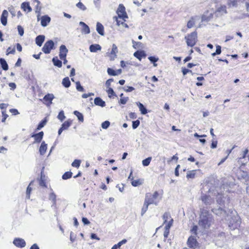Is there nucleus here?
Masks as SVG:
<instances>
[{"label":"nucleus","mask_w":249,"mask_h":249,"mask_svg":"<svg viewBox=\"0 0 249 249\" xmlns=\"http://www.w3.org/2000/svg\"><path fill=\"white\" fill-rule=\"evenodd\" d=\"M213 218L208 211L202 209L199 216L198 226L203 229H208L213 223Z\"/></svg>","instance_id":"obj_1"},{"label":"nucleus","mask_w":249,"mask_h":249,"mask_svg":"<svg viewBox=\"0 0 249 249\" xmlns=\"http://www.w3.org/2000/svg\"><path fill=\"white\" fill-rule=\"evenodd\" d=\"M159 196V194L157 191H155L153 194L146 193L145 194L144 201L147 202L149 205L153 204L157 206L160 200L161 199L160 198L158 200Z\"/></svg>","instance_id":"obj_2"},{"label":"nucleus","mask_w":249,"mask_h":249,"mask_svg":"<svg viewBox=\"0 0 249 249\" xmlns=\"http://www.w3.org/2000/svg\"><path fill=\"white\" fill-rule=\"evenodd\" d=\"M228 5L230 6H239L241 8H245L246 11L249 13V0H232L228 3Z\"/></svg>","instance_id":"obj_3"},{"label":"nucleus","mask_w":249,"mask_h":249,"mask_svg":"<svg viewBox=\"0 0 249 249\" xmlns=\"http://www.w3.org/2000/svg\"><path fill=\"white\" fill-rule=\"evenodd\" d=\"M187 45L188 46L193 47L197 41V33L193 32L185 37Z\"/></svg>","instance_id":"obj_4"},{"label":"nucleus","mask_w":249,"mask_h":249,"mask_svg":"<svg viewBox=\"0 0 249 249\" xmlns=\"http://www.w3.org/2000/svg\"><path fill=\"white\" fill-rule=\"evenodd\" d=\"M241 224L240 219L237 214L233 215L229 223V226L231 230H235L239 227Z\"/></svg>","instance_id":"obj_5"},{"label":"nucleus","mask_w":249,"mask_h":249,"mask_svg":"<svg viewBox=\"0 0 249 249\" xmlns=\"http://www.w3.org/2000/svg\"><path fill=\"white\" fill-rule=\"evenodd\" d=\"M54 47V43L53 40H50L47 41L44 45L42 48V51L46 54L50 53L51 50Z\"/></svg>","instance_id":"obj_6"},{"label":"nucleus","mask_w":249,"mask_h":249,"mask_svg":"<svg viewBox=\"0 0 249 249\" xmlns=\"http://www.w3.org/2000/svg\"><path fill=\"white\" fill-rule=\"evenodd\" d=\"M117 13L118 16V18L120 19H123L125 21V18H128L127 14L125 11V8L122 4H120Z\"/></svg>","instance_id":"obj_7"},{"label":"nucleus","mask_w":249,"mask_h":249,"mask_svg":"<svg viewBox=\"0 0 249 249\" xmlns=\"http://www.w3.org/2000/svg\"><path fill=\"white\" fill-rule=\"evenodd\" d=\"M227 13V8L225 5L217 6L215 14L216 16H221Z\"/></svg>","instance_id":"obj_8"},{"label":"nucleus","mask_w":249,"mask_h":249,"mask_svg":"<svg viewBox=\"0 0 249 249\" xmlns=\"http://www.w3.org/2000/svg\"><path fill=\"white\" fill-rule=\"evenodd\" d=\"M212 212L216 215L221 217L222 218L226 219L228 216L226 211L221 208L213 209H212Z\"/></svg>","instance_id":"obj_9"},{"label":"nucleus","mask_w":249,"mask_h":249,"mask_svg":"<svg viewBox=\"0 0 249 249\" xmlns=\"http://www.w3.org/2000/svg\"><path fill=\"white\" fill-rule=\"evenodd\" d=\"M44 136V132L43 131L39 132L38 133L33 134L31 135L32 138H34L35 141L34 143H39L41 142Z\"/></svg>","instance_id":"obj_10"},{"label":"nucleus","mask_w":249,"mask_h":249,"mask_svg":"<svg viewBox=\"0 0 249 249\" xmlns=\"http://www.w3.org/2000/svg\"><path fill=\"white\" fill-rule=\"evenodd\" d=\"M187 245L190 248H195L197 246L198 243L196 238L191 236L188 239Z\"/></svg>","instance_id":"obj_11"},{"label":"nucleus","mask_w":249,"mask_h":249,"mask_svg":"<svg viewBox=\"0 0 249 249\" xmlns=\"http://www.w3.org/2000/svg\"><path fill=\"white\" fill-rule=\"evenodd\" d=\"M59 57L60 58H65L66 57L68 50L64 45H61L59 48Z\"/></svg>","instance_id":"obj_12"},{"label":"nucleus","mask_w":249,"mask_h":249,"mask_svg":"<svg viewBox=\"0 0 249 249\" xmlns=\"http://www.w3.org/2000/svg\"><path fill=\"white\" fill-rule=\"evenodd\" d=\"M13 244L18 248H23L26 245L24 240L19 238L15 239L13 241Z\"/></svg>","instance_id":"obj_13"},{"label":"nucleus","mask_w":249,"mask_h":249,"mask_svg":"<svg viewBox=\"0 0 249 249\" xmlns=\"http://www.w3.org/2000/svg\"><path fill=\"white\" fill-rule=\"evenodd\" d=\"M54 97L53 94L48 93L44 97L43 100L45 102H46V105L49 106L52 103V101Z\"/></svg>","instance_id":"obj_14"},{"label":"nucleus","mask_w":249,"mask_h":249,"mask_svg":"<svg viewBox=\"0 0 249 249\" xmlns=\"http://www.w3.org/2000/svg\"><path fill=\"white\" fill-rule=\"evenodd\" d=\"M51 21V18L47 15L43 16L41 18V25L46 27Z\"/></svg>","instance_id":"obj_15"},{"label":"nucleus","mask_w":249,"mask_h":249,"mask_svg":"<svg viewBox=\"0 0 249 249\" xmlns=\"http://www.w3.org/2000/svg\"><path fill=\"white\" fill-rule=\"evenodd\" d=\"M79 25L82 26L81 32L82 34H88L90 33V29L89 27L84 22L80 21Z\"/></svg>","instance_id":"obj_16"},{"label":"nucleus","mask_w":249,"mask_h":249,"mask_svg":"<svg viewBox=\"0 0 249 249\" xmlns=\"http://www.w3.org/2000/svg\"><path fill=\"white\" fill-rule=\"evenodd\" d=\"M201 199L206 205H211L213 202V199L206 195H203L201 197Z\"/></svg>","instance_id":"obj_17"},{"label":"nucleus","mask_w":249,"mask_h":249,"mask_svg":"<svg viewBox=\"0 0 249 249\" xmlns=\"http://www.w3.org/2000/svg\"><path fill=\"white\" fill-rule=\"evenodd\" d=\"M95 105L101 107H105L106 106V103L100 97H96L94 101Z\"/></svg>","instance_id":"obj_18"},{"label":"nucleus","mask_w":249,"mask_h":249,"mask_svg":"<svg viewBox=\"0 0 249 249\" xmlns=\"http://www.w3.org/2000/svg\"><path fill=\"white\" fill-rule=\"evenodd\" d=\"M45 36L44 35H39L36 38V43L39 47H41L44 41Z\"/></svg>","instance_id":"obj_19"},{"label":"nucleus","mask_w":249,"mask_h":249,"mask_svg":"<svg viewBox=\"0 0 249 249\" xmlns=\"http://www.w3.org/2000/svg\"><path fill=\"white\" fill-rule=\"evenodd\" d=\"M96 31L99 35L101 36L104 35V27L100 22H97L96 24Z\"/></svg>","instance_id":"obj_20"},{"label":"nucleus","mask_w":249,"mask_h":249,"mask_svg":"<svg viewBox=\"0 0 249 249\" xmlns=\"http://www.w3.org/2000/svg\"><path fill=\"white\" fill-rule=\"evenodd\" d=\"M47 149V144L45 143V142H43L39 148V153L41 155H44L46 153Z\"/></svg>","instance_id":"obj_21"},{"label":"nucleus","mask_w":249,"mask_h":249,"mask_svg":"<svg viewBox=\"0 0 249 249\" xmlns=\"http://www.w3.org/2000/svg\"><path fill=\"white\" fill-rule=\"evenodd\" d=\"M114 19H115V20L117 22V24L118 26L122 25L123 27H124L125 28H128V26L127 24L125 23H124V20L123 19H119V18H118L116 17H114L113 18Z\"/></svg>","instance_id":"obj_22"},{"label":"nucleus","mask_w":249,"mask_h":249,"mask_svg":"<svg viewBox=\"0 0 249 249\" xmlns=\"http://www.w3.org/2000/svg\"><path fill=\"white\" fill-rule=\"evenodd\" d=\"M101 50V47L99 44H92L89 46V50L91 52L95 53Z\"/></svg>","instance_id":"obj_23"},{"label":"nucleus","mask_w":249,"mask_h":249,"mask_svg":"<svg viewBox=\"0 0 249 249\" xmlns=\"http://www.w3.org/2000/svg\"><path fill=\"white\" fill-rule=\"evenodd\" d=\"M136 105L139 107L140 110L142 114H146L147 113L146 108L144 106L139 102H136Z\"/></svg>","instance_id":"obj_24"},{"label":"nucleus","mask_w":249,"mask_h":249,"mask_svg":"<svg viewBox=\"0 0 249 249\" xmlns=\"http://www.w3.org/2000/svg\"><path fill=\"white\" fill-rule=\"evenodd\" d=\"M52 62L54 66H57L58 68H61L62 67V62L58 59L57 56L54 57L53 58Z\"/></svg>","instance_id":"obj_25"},{"label":"nucleus","mask_w":249,"mask_h":249,"mask_svg":"<svg viewBox=\"0 0 249 249\" xmlns=\"http://www.w3.org/2000/svg\"><path fill=\"white\" fill-rule=\"evenodd\" d=\"M134 56L138 58L139 60H141L142 56H145V54L143 51H136L134 53Z\"/></svg>","instance_id":"obj_26"},{"label":"nucleus","mask_w":249,"mask_h":249,"mask_svg":"<svg viewBox=\"0 0 249 249\" xmlns=\"http://www.w3.org/2000/svg\"><path fill=\"white\" fill-rule=\"evenodd\" d=\"M49 199L50 200H52L53 202V205L52 206H55L56 205V195L53 192H51L49 196Z\"/></svg>","instance_id":"obj_27"},{"label":"nucleus","mask_w":249,"mask_h":249,"mask_svg":"<svg viewBox=\"0 0 249 249\" xmlns=\"http://www.w3.org/2000/svg\"><path fill=\"white\" fill-rule=\"evenodd\" d=\"M62 84L63 85V86L64 87H65V88H68L70 87L71 86V82L69 79V78L68 77H66L64 78L62 80Z\"/></svg>","instance_id":"obj_28"},{"label":"nucleus","mask_w":249,"mask_h":249,"mask_svg":"<svg viewBox=\"0 0 249 249\" xmlns=\"http://www.w3.org/2000/svg\"><path fill=\"white\" fill-rule=\"evenodd\" d=\"M0 65L1 66V68H2V69L3 70H4V71L8 70V65L4 59L0 58Z\"/></svg>","instance_id":"obj_29"},{"label":"nucleus","mask_w":249,"mask_h":249,"mask_svg":"<svg viewBox=\"0 0 249 249\" xmlns=\"http://www.w3.org/2000/svg\"><path fill=\"white\" fill-rule=\"evenodd\" d=\"M21 7L24 11H26V9H28V12H30L32 11V8L28 2H23L21 4Z\"/></svg>","instance_id":"obj_30"},{"label":"nucleus","mask_w":249,"mask_h":249,"mask_svg":"<svg viewBox=\"0 0 249 249\" xmlns=\"http://www.w3.org/2000/svg\"><path fill=\"white\" fill-rule=\"evenodd\" d=\"M47 122V121L46 118H45L44 120L41 121L38 124L37 127L36 129V130L37 131V130L41 129L42 128H43L46 124Z\"/></svg>","instance_id":"obj_31"},{"label":"nucleus","mask_w":249,"mask_h":249,"mask_svg":"<svg viewBox=\"0 0 249 249\" xmlns=\"http://www.w3.org/2000/svg\"><path fill=\"white\" fill-rule=\"evenodd\" d=\"M223 199H225V198L222 195L219 194L217 196V202L221 205L224 204V200Z\"/></svg>","instance_id":"obj_32"},{"label":"nucleus","mask_w":249,"mask_h":249,"mask_svg":"<svg viewBox=\"0 0 249 249\" xmlns=\"http://www.w3.org/2000/svg\"><path fill=\"white\" fill-rule=\"evenodd\" d=\"M149 205V204L147 202H145V201H144L142 209V211H141V215L142 216L143 215V214L147 211Z\"/></svg>","instance_id":"obj_33"},{"label":"nucleus","mask_w":249,"mask_h":249,"mask_svg":"<svg viewBox=\"0 0 249 249\" xmlns=\"http://www.w3.org/2000/svg\"><path fill=\"white\" fill-rule=\"evenodd\" d=\"M127 240L126 239H123L118 244L114 245L112 247L111 249H117V248H120L122 245L125 244Z\"/></svg>","instance_id":"obj_34"},{"label":"nucleus","mask_w":249,"mask_h":249,"mask_svg":"<svg viewBox=\"0 0 249 249\" xmlns=\"http://www.w3.org/2000/svg\"><path fill=\"white\" fill-rule=\"evenodd\" d=\"M74 114L76 116V117L78 118V119L79 121L81 122H83L84 121V117L82 113L79 112L78 111H74L73 112Z\"/></svg>","instance_id":"obj_35"},{"label":"nucleus","mask_w":249,"mask_h":249,"mask_svg":"<svg viewBox=\"0 0 249 249\" xmlns=\"http://www.w3.org/2000/svg\"><path fill=\"white\" fill-rule=\"evenodd\" d=\"M196 175V170L189 171L187 172L186 178H194Z\"/></svg>","instance_id":"obj_36"},{"label":"nucleus","mask_w":249,"mask_h":249,"mask_svg":"<svg viewBox=\"0 0 249 249\" xmlns=\"http://www.w3.org/2000/svg\"><path fill=\"white\" fill-rule=\"evenodd\" d=\"M41 10V6H40V5H38V4H37L36 5V6L35 11H36V13H37V20H39Z\"/></svg>","instance_id":"obj_37"},{"label":"nucleus","mask_w":249,"mask_h":249,"mask_svg":"<svg viewBox=\"0 0 249 249\" xmlns=\"http://www.w3.org/2000/svg\"><path fill=\"white\" fill-rule=\"evenodd\" d=\"M44 177L45 176L43 175L42 173L41 174L40 179L39 180V184L40 186L42 187H46V183L44 181Z\"/></svg>","instance_id":"obj_38"},{"label":"nucleus","mask_w":249,"mask_h":249,"mask_svg":"<svg viewBox=\"0 0 249 249\" xmlns=\"http://www.w3.org/2000/svg\"><path fill=\"white\" fill-rule=\"evenodd\" d=\"M152 160L151 157H148L142 161V165L144 166H147L149 165Z\"/></svg>","instance_id":"obj_39"},{"label":"nucleus","mask_w":249,"mask_h":249,"mask_svg":"<svg viewBox=\"0 0 249 249\" xmlns=\"http://www.w3.org/2000/svg\"><path fill=\"white\" fill-rule=\"evenodd\" d=\"M75 83H76V89L78 91L84 92L85 91L84 89L81 85L79 81H77Z\"/></svg>","instance_id":"obj_40"},{"label":"nucleus","mask_w":249,"mask_h":249,"mask_svg":"<svg viewBox=\"0 0 249 249\" xmlns=\"http://www.w3.org/2000/svg\"><path fill=\"white\" fill-rule=\"evenodd\" d=\"M72 174L71 172H66L62 176V178L65 180L69 179L71 177Z\"/></svg>","instance_id":"obj_41"},{"label":"nucleus","mask_w":249,"mask_h":249,"mask_svg":"<svg viewBox=\"0 0 249 249\" xmlns=\"http://www.w3.org/2000/svg\"><path fill=\"white\" fill-rule=\"evenodd\" d=\"M71 123L69 121H67L65 122L62 124L61 127H62L63 130L67 129L71 125Z\"/></svg>","instance_id":"obj_42"},{"label":"nucleus","mask_w":249,"mask_h":249,"mask_svg":"<svg viewBox=\"0 0 249 249\" xmlns=\"http://www.w3.org/2000/svg\"><path fill=\"white\" fill-rule=\"evenodd\" d=\"M33 183H34V181H32L30 183L29 186H28V187L27 188V191H26L27 197L29 198H30V195L31 190H32V189L30 186L33 184Z\"/></svg>","instance_id":"obj_43"},{"label":"nucleus","mask_w":249,"mask_h":249,"mask_svg":"<svg viewBox=\"0 0 249 249\" xmlns=\"http://www.w3.org/2000/svg\"><path fill=\"white\" fill-rule=\"evenodd\" d=\"M57 118L61 121L62 122L65 118V116L64 115V113L63 110L59 112Z\"/></svg>","instance_id":"obj_44"},{"label":"nucleus","mask_w":249,"mask_h":249,"mask_svg":"<svg viewBox=\"0 0 249 249\" xmlns=\"http://www.w3.org/2000/svg\"><path fill=\"white\" fill-rule=\"evenodd\" d=\"M81 163V160H75L73 162L71 163V165L73 167L78 168Z\"/></svg>","instance_id":"obj_45"},{"label":"nucleus","mask_w":249,"mask_h":249,"mask_svg":"<svg viewBox=\"0 0 249 249\" xmlns=\"http://www.w3.org/2000/svg\"><path fill=\"white\" fill-rule=\"evenodd\" d=\"M142 184V182L140 179L133 180L131 182V184L134 187L139 186Z\"/></svg>","instance_id":"obj_46"},{"label":"nucleus","mask_w":249,"mask_h":249,"mask_svg":"<svg viewBox=\"0 0 249 249\" xmlns=\"http://www.w3.org/2000/svg\"><path fill=\"white\" fill-rule=\"evenodd\" d=\"M195 25V21L193 18H191V19L187 22V26L188 28H191Z\"/></svg>","instance_id":"obj_47"},{"label":"nucleus","mask_w":249,"mask_h":249,"mask_svg":"<svg viewBox=\"0 0 249 249\" xmlns=\"http://www.w3.org/2000/svg\"><path fill=\"white\" fill-rule=\"evenodd\" d=\"M118 53V48L116 45L114 44L112 45V48L110 53L116 56V53Z\"/></svg>","instance_id":"obj_48"},{"label":"nucleus","mask_w":249,"mask_h":249,"mask_svg":"<svg viewBox=\"0 0 249 249\" xmlns=\"http://www.w3.org/2000/svg\"><path fill=\"white\" fill-rule=\"evenodd\" d=\"M107 73L110 75L116 76L118 75L117 72L111 68H108L107 70Z\"/></svg>","instance_id":"obj_49"},{"label":"nucleus","mask_w":249,"mask_h":249,"mask_svg":"<svg viewBox=\"0 0 249 249\" xmlns=\"http://www.w3.org/2000/svg\"><path fill=\"white\" fill-rule=\"evenodd\" d=\"M107 92L108 94V97L110 98L111 97V96H116V94L114 92L113 89L111 88H109L107 90Z\"/></svg>","instance_id":"obj_50"},{"label":"nucleus","mask_w":249,"mask_h":249,"mask_svg":"<svg viewBox=\"0 0 249 249\" xmlns=\"http://www.w3.org/2000/svg\"><path fill=\"white\" fill-rule=\"evenodd\" d=\"M162 218L164 220V223H165L167 221V220L169 218H171L170 213L167 212L165 213L163 215Z\"/></svg>","instance_id":"obj_51"},{"label":"nucleus","mask_w":249,"mask_h":249,"mask_svg":"<svg viewBox=\"0 0 249 249\" xmlns=\"http://www.w3.org/2000/svg\"><path fill=\"white\" fill-rule=\"evenodd\" d=\"M110 125V122L108 121H106L102 123L101 126L103 129H107Z\"/></svg>","instance_id":"obj_52"},{"label":"nucleus","mask_w":249,"mask_h":249,"mask_svg":"<svg viewBox=\"0 0 249 249\" xmlns=\"http://www.w3.org/2000/svg\"><path fill=\"white\" fill-rule=\"evenodd\" d=\"M140 124V122L139 120H137L136 121H134L132 122V128L135 129L137 128Z\"/></svg>","instance_id":"obj_53"},{"label":"nucleus","mask_w":249,"mask_h":249,"mask_svg":"<svg viewBox=\"0 0 249 249\" xmlns=\"http://www.w3.org/2000/svg\"><path fill=\"white\" fill-rule=\"evenodd\" d=\"M76 6L78 8H79L83 11H85L86 9V6L81 2H79L78 3H77L76 4Z\"/></svg>","instance_id":"obj_54"},{"label":"nucleus","mask_w":249,"mask_h":249,"mask_svg":"<svg viewBox=\"0 0 249 249\" xmlns=\"http://www.w3.org/2000/svg\"><path fill=\"white\" fill-rule=\"evenodd\" d=\"M15 53V48L11 49L10 47L7 49V55L9 54H14Z\"/></svg>","instance_id":"obj_55"},{"label":"nucleus","mask_w":249,"mask_h":249,"mask_svg":"<svg viewBox=\"0 0 249 249\" xmlns=\"http://www.w3.org/2000/svg\"><path fill=\"white\" fill-rule=\"evenodd\" d=\"M148 59L151 63L156 62L159 60L158 57H156L155 56H149L148 57Z\"/></svg>","instance_id":"obj_56"},{"label":"nucleus","mask_w":249,"mask_h":249,"mask_svg":"<svg viewBox=\"0 0 249 249\" xmlns=\"http://www.w3.org/2000/svg\"><path fill=\"white\" fill-rule=\"evenodd\" d=\"M128 99L129 98L128 97L120 98L119 103H120L124 105L128 101Z\"/></svg>","instance_id":"obj_57"},{"label":"nucleus","mask_w":249,"mask_h":249,"mask_svg":"<svg viewBox=\"0 0 249 249\" xmlns=\"http://www.w3.org/2000/svg\"><path fill=\"white\" fill-rule=\"evenodd\" d=\"M18 34L20 36H22L24 34V29L20 25L18 26Z\"/></svg>","instance_id":"obj_58"},{"label":"nucleus","mask_w":249,"mask_h":249,"mask_svg":"<svg viewBox=\"0 0 249 249\" xmlns=\"http://www.w3.org/2000/svg\"><path fill=\"white\" fill-rule=\"evenodd\" d=\"M134 89H135L133 87L129 86L124 88V90L126 92H131L134 90Z\"/></svg>","instance_id":"obj_59"},{"label":"nucleus","mask_w":249,"mask_h":249,"mask_svg":"<svg viewBox=\"0 0 249 249\" xmlns=\"http://www.w3.org/2000/svg\"><path fill=\"white\" fill-rule=\"evenodd\" d=\"M173 222V219H171V220L168 223V224L165 226V229H167L169 230L170 228L172 225Z\"/></svg>","instance_id":"obj_60"},{"label":"nucleus","mask_w":249,"mask_h":249,"mask_svg":"<svg viewBox=\"0 0 249 249\" xmlns=\"http://www.w3.org/2000/svg\"><path fill=\"white\" fill-rule=\"evenodd\" d=\"M133 46L134 48L137 49L139 47V46L142 44V43L140 42H136L134 40H132Z\"/></svg>","instance_id":"obj_61"},{"label":"nucleus","mask_w":249,"mask_h":249,"mask_svg":"<svg viewBox=\"0 0 249 249\" xmlns=\"http://www.w3.org/2000/svg\"><path fill=\"white\" fill-rule=\"evenodd\" d=\"M2 122H5L6 118L8 117V115L6 113L5 111H2Z\"/></svg>","instance_id":"obj_62"},{"label":"nucleus","mask_w":249,"mask_h":249,"mask_svg":"<svg viewBox=\"0 0 249 249\" xmlns=\"http://www.w3.org/2000/svg\"><path fill=\"white\" fill-rule=\"evenodd\" d=\"M0 21L3 25L5 26L7 24V18L1 16Z\"/></svg>","instance_id":"obj_63"},{"label":"nucleus","mask_w":249,"mask_h":249,"mask_svg":"<svg viewBox=\"0 0 249 249\" xmlns=\"http://www.w3.org/2000/svg\"><path fill=\"white\" fill-rule=\"evenodd\" d=\"M82 222L85 225H89L90 223L89 220L86 217H83L82 219Z\"/></svg>","instance_id":"obj_64"}]
</instances>
